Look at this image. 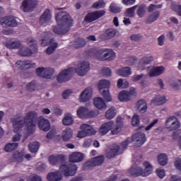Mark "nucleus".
Segmentation results:
<instances>
[{"mask_svg":"<svg viewBox=\"0 0 181 181\" xmlns=\"http://www.w3.org/2000/svg\"><path fill=\"white\" fill-rule=\"evenodd\" d=\"M158 122H159V119H155L150 124H148L147 127H146L145 131H149V130L152 129V128H153V127H155V125H156V124H158Z\"/></svg>","mask_w":181,"mask_h":181,"instance_id":"nucleus-55","label":"nucleus"},{"mask_svg":"<svg viewBox=\"0 0 181 181\" xmlns=\"http://www.w3.org/2000/svg\"><path fill=\"white\" fill-rule=\"evenodd\" d=\"M130 39L133 40V42H139L141 39H142V36H141L139 34H133Z\"/></svg>","mask_w":181,"mask_h":181,"instance_id":"nucleus-58","label":"nucleus"},{"mask_svg":"<svg viewBox=\"0 0 181 181\" xmlns=\"http://www.w3.org/2000/svg\"><path fill=\"white\" fill-rule=\"evenodd\" d=\"M159 16H160V11H156L146 18L145 23L148 25H151V23H153V22H156V21H158Z\"/></svg>","mask_w":181,"mask_h":181,"instance_id":"nucleus-24","label":"nucleus"},{"mask_svg":"<svg viewBox=\"0 0 181 181\" xmlns=\"http://www.w3.org/2000/svg\"><path fill=\"white\" fill-rule=\"evenodd\" d=\"M174 165L175 166V168H177V169L178 170H180L181 172V159L177 160L176 161H175Z\"/></svg>","mask_w":181,"mask_h":181,"instance_id":"nucleus-64","label":"nucleus"},{"mask_svg":"<svg viewBox=\"0 0 181 181\" xmlns=\"http://www.w3.org/2000/svg\"><path fill=\"white\" fill-rule=\"evenodd\" d=\"M93 104L95 107L98 108V110H103L107 108V104L105 103L104 100L100 97L94 98Z\"/></svg>","mask_w":181,"mask_h":181,"instance_id":"nucleus-26","label":"nucleus"},{"mask_svg":"<svg viewBox=\"0 0 181 181\" xmlns=\"http://www.w3.org/2000/svg\"><path fill=\"white\" fill-rule=\"evenodd\" d=\"M84 159V154L82 153L75 152L69 155V160L72 163H77L81 162Z\"/></svg>","mask_w":181,"mask_h":181,"instance_id":"nucleus-23","label":"nucleus"},{"mask_svg":"<svg viewBox=\"0 0 181 181\" xmlns=\"http://www.w3.org/2000/svg\"><path fill=\"white\" fill-rule=\"evenodd\" d=\"M74 122V119H73V117H71L70 115H65V117L62 119V123L66 127H68L69 125H73Z\"/></svg>","mask_w":181,"mask_h":181,"instance_id":"nucleus-43","label":"nucleus"},{"mask_svg":"<svg viewBox=\"0 0 181 181\" xmlns=\"http://www.w3.org/2000/svg\"><path fill=\"white\" fill-rule=\"evenodd\" d=\"M167 128L168 129H170V131H175V129L180 128V122L176 120L172 122L171 125Z\"/></svg>","mask_w":181,"mask_h":181,"instance_id":"nucleus-50","label":"nucleus"},{"mask_svg":"<svg viewBox=\"0 0 181 181\" xmlns=\"http://www.w3.org/2000/svg\"><path fill=\"white\" fill-rule=\"evenodd\" d=\"M72 136H73V130H71V128L66 127L62 132V139L64 142H68V141H70Z\"/></svg>","mask_w":181,"mask_h":181,"instance_id":"nucleus-30","label":"nucleus"},{"mask_svg":"<svg viewBox=\"0 0 181 181\" xmlns=\"http://www.w3.org/2000/svg\"><path fill=\"white\" fill-rule=\"evenodd\" d=\"M28 45L33 49V53L37 52V42L33 38H30L28 41Z\"/></svg>","mask_w":181,"mask_h":181,"instance_id":"nucleus-44","label":"nucleus"},{"mask_svg":"<svg viewBox=\"0 0 181 181\" xmlns=\"http://www.w3.org/2000/svg\"><path fill=\"white\" fill-rule=\"evenodd\" d=\"M156 174L157 176L160 178V179H163L165 177V170H162V169H157L156 170Z\"/></svg>","mask_w":181,"mask_h":181,"instance_id":"nucleus-60","label":"nucleus"},{"mask_svg":"<svg viewBox=\"0 0 181 181\" xmlns=\"http://www.w3.org/2000/svg\"><path fill=\"white\" fill-rule=\"evenodd\" d=\"M110 86H111L110 81L105 79L100 80L98 84L99 91L106 103L112 101V98L110 93Z\"/></svg>","mask_w":181,"mask_h":181,"instance_id":"nucleus-7","label":"nucleus"},{"mask_svg":"<svg viewBox=\"0 0 181 181\" xmlns=\"http://www.w3.org/2000/svg\"><path fill=\"white\" fill-rule=\"evenodd\" d=\"M122 127L119 126V124H115V123L113 122V125L111 128V134L112 135H117V134L119 133V129H121Z\"/></svg>","mask_w":181,"mask_h":181,"instance_id":"nucleus-49","label":"nucleus"},{"mask_svg":"<svg viewBox=\"0 0 181 181\" xmlns=\"http://www.w3.org/2000/svg\"><path fill=\"white\" fill-rule=\"evenodd\" d=\"M39 0H23L21 4V9L23 12H32L37 6Z\"/></svg>","mask_w":181,"mask_h":181,"instance_id":"nucleus-12","label":"nucleus"},{"mask_svg":"<svg viewBox=\"0 0 181 181\" xmlns=\"http://www.w3.org/2000/svg\"><path fill=\"white\" fill-rule=\"evenodd\" d=\"M77 165L73 163L62 164L59 166V171L51 172L47 174V180L48 181H60L63 179V175L65 177L69 176H74L77 173Z\"/></svg>","mask_w":181,"mask_h":181,"instance_id":"nucleus-4","label":"nucleus"},{"mask_svg":"<svg viewBox=\"0 0 181 181\" xmlns=\"http://www.w3.org/2000/svg\"><path fill=\"white\" fill-rule=\"evenodd\" d=\"M76 114L78 118H86L88 114V109L86 107H80L76 110Z\"/></svg>","mask_w":181,"mask_h":181,"instance_id":"nucleus-40","label":"nucleus"},{"mask_svg":"<svg viewBox=\"0 0 181 181\" xmlns=\"http://www.w3.org/2000/svg\"><path fill=\"white\" fill-rule=\"evenodd\" d=\"M171 86L174 90H177L181 86V80H178L177 82H173Z\"/></svg>","mask_w":181,"mask_h":181,"instance_id":"nucleus-61","label":"nucleus"},{"mask_svg":"<svg viewBox=\"0 0 181 181\" xmlns=\"http://www.w3.org/2000/svg\"><path fill=\"white\" fill-rule=\"evenodd\" d=\"M33 54L32 49L28 48H23L18 51V54L23 57L32 56Z\"/></svg>","mask_w":181,"mask_h":181,"instance_id":"nucleus-41","label":"nucleus"},{"mask_svg":"<svg viewBox=\"0 0 181 181\" xmlns=\"http://www.w3.org/2000/svg\"><path fill=\"white\" fill-rule=\"evenodd\" d=\"M74 46L76 49L84 47V46H86V40H84V38H78L74 42Z\"/></svg>","mask_w":181,"mask_h":181,"instance_id":"nucleus-46","label":"nucleus"},{"mask_svg":"<svg viewBox=\"0 0 181 181\" xmlns=\"http://www.w3.org/2000/svg\"><path fill=\"white\" fill-rule=\"evenodd\" d=\"M136 108L139 112L144 114L148 111V105L146 101L144 99H141L136 103Z\"/></svg>","mask_w":181,"mask_h":181,"instance_id":"nucleus-22","label":"nucleus"},{"mask_svg":"<svg viewBox=\"0 0 181 181\" xmlns=\"http://www.w3.org/2000/svg\"><path fill=\"white\" fill-rule=\"evenodd\" d=\"M171 9L176 13L178 16L181 17V5L180 4H173L171 6Z\"/></svg>","mask_w":181,"mask_h":181,"instance_id":"nucleus-52","label":"nucleus"},{"mask_svg":"<svg viewBox=\"0 0 181 181\" xmlns=\"http://www.w3.org/2000/svg\"><path fill=\"white\" fill-rule=\"evenodd\" d=\"M23 158H25V156L23 153L16 151L12 156V160L13 162H18L21 163V162H23Z\"/></svg>","mask_w":181,"mask_h":181,"instance_id":"nucleus-36","label":"nucleus"},{"mask_svg":"<svg viewBox=\"0 0 181 181\" xmlns=\"http://www.w3.org/2000/svg\"><path fill=\"white\" fill-rule=\"evenodd\" d=\"M166 103V96H155L151 100V104H154V105H163Z\"/></svg>","mask_w":181,"mask_h":181,"instance_id":"nucleus-32","label":"nucleus"},{"mask_svg":"<svg viewBox=\"0 0 181 181\" xmlns=\"http://www.w3.org/2000/svg\"><path fill=\"white\" fill-rule=\"evenodd\" d=\"M16 64L19 66V67L22 70H26L28 69H34V67H36V64L35 63H32L30 60H25V61H18L16 62Z\"/></svg>","mask_w":181,"mask_h":181,"instance_id":"nucleus-19","label":"nucleus"},{"mask_svg":"<svg viewBox=\"0 0 181 181\" xmlns=\"http://www.w3.org/2000/svg\"><path fill=\"white\" fill-rule=\"evenodd\" d=\"M98 114H100V112L97 110H91L90 112H88V110L87 115L88 117H90V118H95V117H97L98 115Z\"/></svg>","mask_w":181,"mask_h":181,"instance_id":"nucleus-57","label":"nucleus"},{"mask_svg":"<svg viewBox=\"0 0 181 181\" xmlns=\"http://www.w3.org/2000/svg\"><path fill=\"white\" fill-rule=\"evenodd\" d=\"M49 163L51 166H57L62 163H64L66 156L63 154H52L48 158Z\"/></svg>","mask_w":181,"mask_h":181,"instance_id":"nucleus-13","label":"nucleus"},{"mask_svg":"<svg viewBox=\"0 0 181 181\" xmlns=\"http://www.w3.org/2000/svg\"><path fill=\"white\" fill-rule=\"evenodd\" d=\"M104 160H105L104 156L95 157L84 163L83 168L84 169H91L92 168H95V166H100V165H103V163H104Z\"/></svg>","mask_w":181,"mask_h":181,"instance_id":"nucleus-10","label":"nucleus"},{"mask_svg":"<svg viewBox=\"0 0 181 181\" xmlns=\"http://www.w3.org/2000/svg\"><path fill=\"white\" fill-rule=\"evenodd\" d=\"M18 148V143H8L4 147V151L6 152H12Z\"/></svg>","mask_w":181,"mask_h":181,"instance_id":"nucleus-45","label":"nucleus"},{"mask_svg":"<svg viewBox=\"0 0 181 181\" xmlns=\"http://www.w3.org/2000/svg\"><path fill=\"white\" fill-rule=\"evenodd\" d=\"M122 11V8L119 7L117 4L115 3H111L110 6V11L112 13H119Z\"/></svg>","mask_w":181,"mask_h":181,"instance_id":"nucleus-47","label":"nucleus"},{"mask_svg":"<svg viewBox=\"0 0 181 181\" xmlns=\"http://www.w3.org/2000/svg\"><path fill=\"white\" fill-rule=\"evenodd\" d=\"M81 129L82 131H85L86 132V135L90 136V135H95L96 131L93 128V127L90 126L87 124H83L81 125Z\"/></svg>","mask_w":181,"mask_h":181,"instance_id":"nucleus-29","label":"nucleus"},{"mask_svg":"<svg viewBox=\"0 0 181 181\" xmlns=\"http://www.w3.org/2000/svg\"><path fill=\"white\" fill-rule=\"evenodd\" d=\"M92 8L94 9H101L105 8V1L104 0H99L93 4Z\"/></svg>","mask_w":181,"mask_h":181,"instance_id":"nucleus-48","label":"nucleus"},{"mask_svg":"<svg viewBox=\"0 0 181 181\" xmlns=\"http://www.w3.org/2000/svg\"><path fill=\"white\" fill-rule=\"evenodd\" d=\"M102 74H103V76H105L106 77H110L111 76V69L110 68H107V67H104L102 71Z\"/></svg>","mask_w":181,"mask_h":181,"instance_id":"nucleus-56","label":"nucleus"},{"mask_svg":"<svg viewBox=\"0 0 181 181\" xmlns=\"http://www.w3.org/2000/svg\"><path fill=\"white\" fill-rule=\"evenodd\" d=\"M146 6L145 4H140L137 6L136 14L139 16V18H144L145 13H146Z\"/></svg>","mask_w":181,"mask_h":181,"instance_id":"nucleus-39","label":"nucleus"},{"mask_svg":"<svg viewBox=\"0 0 181 181\" xmlns=\"http://www.w3.org/2000/svg\"><path fill=\"white\" fill-rule=\"evenodd\" d=\"M49 44L50 46L47 48L45 52L47 54H52V53L57 49L59 44H57V42H54V38H51L49 41Z\"/></svg>","mask_w":181,"mask_h":181,"instance_id":"nucleus-31","label":"nucleus"},{"mask_svg":"<svg viewBox=\"0 0 181 181\" xmlns=\"http://www.w3.org/2000/svg\"><path fill=\"white\" fill-rule=\"evenodd\" d=\"M134 94H135L134 88H131L130 91L123 90L119 93V100L121 102L131 101V98H132V95H134Z\"/></svg>","mask_w":181,"mask_h":181,"instance_id":"nucleus-14","label":"nucleus"},{"mask_svg":"<svg viewBox=\"0 0 181 181\" xmlns=\"http://www.w3.org/2000/svg\"><path fill=\"white\" fill-rule=\"evenodd\" d=\"M143 166H144V169L138 166H132L129 170V173L134 177H138L139 176L145 177L146 176H149V175L153 172V167H152V165L149 163V162H144L143 163Z\"/></svg>","mask_w":181,"mask_h":181,"instance_id":"nucleus-5","label":"nucleus"},{"mask_svg":"<svg viewBox=\"0 0 181 181\" xmlns=\"http://www.w3.org/2000/svg\"><path fill=\"white\" fill-rule=\"evenodd\" d=\"M91 95H93V88L91 87L86 88L81 93V95H80L81 103H87V101L90 100Z\"/></svg>","mask_w":181,"mask_h":181,"instance_id":"nucleus-16","label":"nucleus"},{"mask_svg":"<svg viewBox=\"0 0 181 181\" xmlns=\"http://www.w3.org/2000/svg\"><path fill=\"white\" fill-rule=\"evenodd\" d=\"M158 162L160 166H165L168 165V156L165 153H160L158 156Z\"/></svg>","mask_w":181,"mask_h":181,"instance_id":"nucleus-38","label":"nucleus"},{"mask_svg":"<svg viewBox=\"0 0 181 181\" xmlns=\"http://www.w3.org/2000/svg\"><path fill=\"white\" fill-rule=\"evenodd\" d=\"M5 46L7 47V49H19L21 46V41L18 40L11 39L6 42Z\"/></svg>","mask_w":181,"mask_h":181,"instance_id":"nucleus-25","label":"nucleus"},{"mask_svg":"<svg viewBox=\"0 0 181 181\" xmlns=\"http://www.w3.org/2000/svg\"><path fill=\"white\" fill-rule=\"evenodd\" d=\"M117 74L122 77H128V76H131V68L129 66L122 68L117 70Z\"/></svg>","mask_w":181,"mask_h":181,"instance_id":"nucleus-34","label":"nucleus"},{"mask_svg":"<svg viewBox=\"0 0 181 181\" xmlns=\"http://www.w3.org/2000/svg\"><path fill=\"white\" fill-rule=\"evenodd\" d=\"M36 73L40 77L50 80V78L53 77V74H54V69L52 68L45 69V67H40L36 69Z\"/></svg>","mask_w":181,"mask_h":181,"instance_id":"nucleus-11","label":"nucleus"},{"mask_svg":"<svg viewBox=\"0 0 181 181\" xmlns=\"http://www.w3.org/2000/svg\"><path fill=\"white\" fill-rule=\"evenodd\" d=\"M122 149V151H125L126 148H124L121 146V144L119 146H117L115 148H111L110 150H107L105 153V158L107 159H112V158H114L117 155H119V150Z\"/></svg>","mask_w":181,"mask_h":181,"instance_id":"nucleus-17","label":"nucleus"},{"mask_svg":"<svg viewBox=\"0 0 181 181\" xmlns=\"http://www.w3.org/2000/svg\"><path fill=\"white\" fill-rule=\"evenodd\" d=\"M94 56L102 62H105V60L111 62V60H114V59H115L116 54L112 49H100L95 51Z\"/></svg>","mask_w":181,"mask_h":181,"instance_id":"nucleus-8","label":"nucleus"},{"mask_svg":"<svg viewBox=\"0 0 181 181\" xmlns=\"http://www.w3.org/2000/svg\"><path fill=\"white\" fill-rule=\"evenodd\" d=\"M28 181H42V177L38 175H34L29 178Z\"/></svg>","mask_w":181,"mask_h":181,"instance_id":"nucleus-63","label":"nucleus"},{"mask_svg":"<svg viewBox=\"0 0 181 181\" xmlns=\"http://www.w3.org/2000/svg\"><path fill=\"white\" fill-rule=\"evenodd\" d=\"M163 71H165V67L163 66H157L151 70L149 73L150 77H158V76H160V74H163Z\"/></svg>","mask_w":181,"mask_h":181,"instance_id":"nucleus-28","label":"nucleus"},{"mask_svg":"<svg viewBox=\"0 0 181 181\" xmlns=\"http://www.w3.org/2000/svg\"><path fill=\"white\" fill-rule=\"evenodd\" d=\"M38 128H40V131L47 132L50 129V122L47 119H40L38 121Z\"/></svg>","mask_w":181,"mask_h":181,"instance_id":"nucleus-20","label":"nucleus"},{"mask_svg":"<svg viewBox=\"0 0 181 181\" xmlns=\"http://www.w3.org/2000/svg\"><path fill=\"white\" fill-rule=\"evenodd\" d=\"M136 8H138V5L127 8V13L130 18H134V16H135V10L136 9Z\"/></svg>","mask_w":181,"mask_h":181,"instance_id":"nucleus-54","label":"nucleus"},{"mask_svg":"<svg viewBox=\"0 0 181 181\" xmlns=\"http://www.w3.org/2000/svg\"><path fill=\"white\" fill-rule=\"evenodd\" d=\"M57 25L54 26L52 32L55 35L62 36L70 32V29L73 27V19L66 12L61 11L55 16Z\"/></svg>","mask_w":181,"mask_h":181,"instance_id":"nucleus-2","label":"nucleus"},{"mask_svg":"<svg viewBox=\"0 0 181 181\" xmlns=\"http://www.w3.org/2000/svg\"><path fill=\"white\" fill-rule=\"evenodd\" d=\"M71 93H73V90H71V89H67L64 90V93H62V98H64V100L69 98Z\"/></svg>","mask_w":181,"mask_h":181,"instance_id":"nucleus-59","label":"nucleus"},{"mask_svg":"<svg viewBox=\"0 0 181 181\" xmlns=\"http://www.w3.org/2000/svg\"><path fill=\"white\" fill-rule=\"evenodd\" d=\"M115 35H117V31L115 29L110 28L107 29L105 33L101 35V37L103 40H110V39L115 37Z\"/></svg>","mask_w":181,"mask_h":181,"instance_id":"nucleus-27","label":"nucleus"},{"mask_svg":"<svg viewBox=\"0 0 181 181\" xmlns=\"http://www.w3.org/2000/svg\"><path fill=\"white\" fill-rule=\"evenodd\" d=\"M105 13V10L95 11L88 13L84 18V22H86L87 23L95 22V21H98L100 18H103Z\"/></svg>","mask_w":181,"mask_h":181,"instance_id":"nucleus-9","label":"nucleus"},{"mask_svg":"<svg viewBox=\"0 0 181 181\" xmlns=\"http://www.w3.org/2000/svg\"><path fill=\"white\" fill-rule=\"evenodd\" d=\"M112 125H114V121H110L106 122L100 127L99 132L100 135H105L111 131V128H112Z\"/></svg>","mask_w":181,"mask_h":181,"instance_id":"nucleus-21","label":"nucleus"},{"mask_svg":"<svg viewBox=\"0 0 181 181\" xmlns=\"http://www.w3.org/2000/svg\"><path fill=\"white\" fill-rule=\"evenodd\" d=\"M158 45L159 46H163V45H165V35H160L158 38Z\"/></svg>","mask_w":181,"mask_h":181,"instance_id":"nucleus-62","label":"nucleus"},{"mask_svg":"<svg viewBox=\"0 0 181 181\" xmlns=\"http://www.w3.org/2000/svg\"><path fill=\"white\" fill-rule=\"evenodd\" d=\"M115 115H117V110H115V107H110L105 112L106 119H112V118L115 117Z\"/></svg>","mask_w":181,"mask_h":181,"instance_id":"nucleus-37","label":"nucleus"},{"mask_svg":"<svg viewBox=\"0 0 181 181\" xmlns=\"http://www.w3.org/2000/svg\"><path fill=\"white\" fill-rule=\"evenodd\" d=\"M25 90H27V91H30V93H33V91H37V90H39V84L37 83V81H33L30 82L25 86Z\"/></svg>","mask_w":181,"mask_h":181,"instance_id":"nucleus-33","label":"nucleus"},{"mask_svg":"<svg viewBox=\"0 0 181 181\" xmlns=\"http://www.w3.org/2000/svg\"><path fill=\"white\" fill-rule=\"evenodd\" d=\"M0 23L6 25V26H10L11 28H15L18 25V22L15 18L12 16H5L0 20Z\"/></svg>","mask_w":181,"mask_h":181,"instance_id":"nucleus-15","label":"nucleus"},{"mask_svg":"<svg viewBox=\"0 0 181 181\" xmlns=\"http://www.w3.org/2000/svg\"><path fill=\"white\" fill-rule=\"evenodd\" d=\"M153 62V57H144L139 62L140 66H146L151 64Z\"/></svg>","mask_w":181,"mask_h":181,"instance_id":"nucleus-42","label":"nucleus"},{"mask_svg":"<svg viewBox=\"0 0 181 181\" xmlns=\"http://www.w3.org/2000/svg\"><path fill=\"white\" fill-rule=\"evenodd\" d=\"M90 70V62L83 61L78 64L77 68L69 67L66 69H64L57 78L58 83H66L71 78V74L74 71L78 76H86L87 72Z\"/></svg>","mask_w":181,"mask_h":181,"instance_id":"nucleus-3","label":"nucleus"},{"mask_svg":"<svg viewBox=\"0 0 181 181\" xmlns=\"http://www.w3.org/2000/svg\"><path fill=\"white\" fill-rule=\"evenodd\" d=\"M36 121H37V113L35 111L28 112L24 119H21V116L13 117L11 123L14 128L13 132L18 134L25 125L28 132L32 134L36 127Z\"/></svg>","mask_w":181,"mask_h":181,"instance_id":"nucleus-1","label":"nucleus"},{"mask_svg":"<svg viewBox=\"0 0 181 181\" xmlns=\"http://www.w3.org/2000/svg\"><path fill=\"white\" fill-rule=\"evenodd\" d=\"M132 142H134L135 146H142L146 142V136L142 132L136 133L132 138L128 137L124 141L122 142L121 146L123 149H127L128 145Z\"/></svg>","mask_w":181,"mask_h":181,"instance_id":"nucleus-6","label":"nucleus"},{"mask_svg":"<svg viewBox=\"0 0 181 181\" xmlns=\"http://www.w3.org/2000/svg\"><path fill=\"white\" fill-rule=\"evenodd\" d=\"M52 19V11L50 9L47 8L40 17V25H46Z\"/></svg>","mask_w":181,"mask_h":181,"instance_id":"nucleus-18","label":"nucleus"},{"mask_svg":"<svg viewBox=\"0 0 181 181\" xmlns=\"http://www.w3.org/2000/svg\"><path fill=\"white\" fill-rule=\"evenodd\" d=\"M163 5L162 4H150L148 7V13H152L153 11H156V9H160L162 8Z\"/></svg>","mask_w":181,"mask_h":181,"instance_id":"nucleus-51","label":"nucleus"},{"mask_svg":"<svg viewBox=\"0 0 181 181\" xmlns=\"http://www.w3.org/2000/svg\"><path fill=\"white\" fill-rule=\"evenodd\" d=\"M141 119L138 115H134L132 119V124L133 127H137L139 125Z\"/></svg>","mask_w":181,"mask_h":181,"instance_id":"nucleus-53","label":"nucleus"},{"mask_svg":"<svg viewBox=\"0 0 181 181\" xmlns=\"http://www.w3.org/2000/svg\"><path fill=\"white\" fill-rule=\"evenodd\" d=\"M40 148V143L39 141H34L28 145V149L31 153H36Z\"/></svg>","mask_w":181,"mask_h":181,"instance_id":"nucleus-35","label":"nucleus"}]
</instances>
